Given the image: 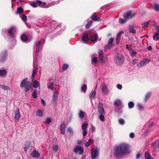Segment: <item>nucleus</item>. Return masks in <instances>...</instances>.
Masks as SVG:
<instances>
[{
  "label": "nucleus",
  "instance_id": "1",
  "mask_svg": "<svg viewBox=\"0 0 159 159\" xmlns=\"http://www.w3.org/2000/svg\"><path fill=\"white\" fill-rule=\"evenodd\" d=\"M130 152L128 145L122 143L116 148L114 155L116 157L118 158L124 154L129 153Z\"/></svg>",
  "mask_w": 159,
  "mask_h": 159
},
{
  "label": "nucleus",
  "instance_id": "2",
  "mask_svg": "<svg viewBox=\"0 0 159 159\" xmlns=\"http://www.w3.org/2000/svg\"><path fill=\"white\" fill-rule=\"evenodd\" d=\"M115 61L118 65H122L124 61V58L122 55L118 54L115 57Z\"/></svg>",
  "mask_w": 159,
  "mask_h": 159
},
{
  "label": "nucleus",
  "instance_id": "3",
  "mask_svg": "<svg viewBox=\"0 0 159 159\" xmlns=\"http://www.w3.org/2000/svg\"><path fill=\"white\" fill-rule=\"evenodd\" d=\"M149 61V60L148 59H143L137 64V66L139 68L143 67L148 64Z\"/></svg>",
  "mask_w": 159,
  "mask_h": 159
},
{
  "label": "nucleus",
  "instance_id": "4",
  "mask_svg": "<svg viewBox=\"0 0 159 159\" xmlns=\"http://www.w3.org/2000/svg\"><path fill=\"white\" fill-rule=\"evenodd\" d=\"M98 152V150L97 148H93L92 149L91 155L92 159H95L97 157Z\"/></svg>",
  "mask_w": 159,
  "mask_h": 159
},
{
  "label": "nucleus",
  "instance_id": "5",
  "mask_svg": "<svg viewBox=\"0 0 159 159\" xmlns=\"http://www.w3.org/2000/svg\"><path fill=\"white\" fill-rule=\"evenodd\" d=\"M58 91L56 90L54 92L52 98L53 104L56 105L57 101L58 98Z\"/></svg>",
  "mask_w": 159,
  "mask_h": 159
},
{
  "label": "nucleus",
  "instance_id": "6",
  "mask_svg": "<svg viewBox=\"0 0 159 159\" xmlns=\"http://www.w3.org/2000/svg\"><path fill=\"white\" fill-rule=\"evenodd\" d=\"M7 56V52L5 51L2 52L0 55V62H3L5 61L6 59Z\"/></svg>",
  "mask_w": 159,
  "mask_h": 159
},
{
  "label": "nucleus",
  "instance_id": "7",
  "mask_svg": "<svg viewBox=\"0 0 159 159\" xmlns=\"http://www.w3.org/2000/svg\"><path fill=\"white\" fill-rule=\"evenodd\" d=\"M74 151L75 153H77L79 152V154H82L84 153V149L82 147L77 146L74 148Z\"/></svg>",
  "mask_w": 159,
  "mask_h": 159
},
{
  "label": "nucleus",
  "instance_id": "8",
  "mask_svg": "<svg viewBox=\"0 0 159 159\" xmlns=\"http://www.w3.org/2000/svg\"><path fill=\"white\" fill-rule=\"evenodd\" d=\"M102 91L104 94H107L108 93V90L107 86L104 83L102 84L101 85Z\"/></svg>",
  "mask_w": 159,
  "mask_h": 159
},
{
  "label": "nucleus",
  "instance_id": "9",
  "mask_svg": "<svg viewBox=\"0 0 159 159\" xmlns=\"http://www.w3.org/2000/svg\"><path fill=\"white\" fill-rule=\"evenodd\" d=\"M131 14L132 12L131 11H129L128 12H125L124 15V17L127 19L131 18L135 16V14H134L132 15H131Z\"/></svg>",
  "mask_w": 159,
  "mask_h": 159
},
{
  "label": "nucleus",
  "instance_id": "10",
  "mask_svg": "<svg viewBox=\"0 0 159 159\" xmlns=\"http://www.w3.org/2000/svg\"><path fill=\"white\" fill-rule=\"evenodd\" d=\"M153 149L154 151L158 152L159 151V142L158 143L156 142L152 143Z\"/></svg>",
  "mask_w": 159,
  "mask_h": 159
},
{
  "label": "nucleus",
  "instance_id": "11",
  "mask_svg": "<svg viewBox=\"0 0 159 159\" xmlns=\"http://www.w3.org/2000/svg\"><path fill=\"white\" fill-rule=\"evenodd\" d=\"M16 31V28L14 27H12L9 29L8 32L10 35L12 37L14 38V33Z\"/></svg>",
  "mask_w": 159,
  "mask_h": 159
},
{
  "label": "nucleus",
  "instance_id": "12",
  "mask_svg": "<svg viewBox=\"0 0 159 159\" xmlns=\"http://www.w3.org/2000/svg\"><path fill=\"white\" fill-rule=\"evenodd\" d=\"M31 156L34 158H37L40 156V154L37 151L34 150L31 153Z\"/></svg>",
  "mask_w": 159,
  "mask_h": 159
},
{
  "label": "nucleus",
  "instance_id": "13",
  "mask_svg": "<svg viewBox=\"0 0 159 159\" xmlns=\"http://www.w3.org/2000/svg\"><path fill=\"white\" fill-rule=\"evenodd\" d=\"M41 41L39 40L36 42L35 45L36 47V51L38 52L40 51L41 49V48L40 47L41 44Z\"/></svg>",
  "mask_w": 159,
  "mask_h": 159
},
{
  "label": "nucleus",
  "instance_id": "14",
  "mask_svg": "<svg viewBox=\"0 0 159 159\" xmlns=\"http://www.w3.org/2000/svg\"><path fill=\"white\" fill-rule=\"evenodd\" d=\"M37 72V67L36 66L35 67H34L33 70V73L31 78L32 81H33L34 80L35 76Z\"/></svg>",
  "mask_w": 159,
  "mask_h": 159
},
{
  "label": "nucleus",
  "instance_id": "15",
  "mask_svg": "<svg viewBox=\"0 0 159 159\" xmlns=\"http://www.w3.org/2000/svg\"><path fill=\"white\" fill-rule=\"evenodd\" d=\"M114 40V39L113 38H111L109 40L108 44L106 46V48L110 49L112 46V43Z\"/></svg>",
  "mask_w": 159,
  "mask_h": 159
},
{
  "label": "nucleus",
  "instance_id": "16",
  "mask_svg": "<svg viewBox=\"0 0 159 159\" xmlns=\"http://www.w3.org/2000/svg\"><path fill=\"white\" fill-rule=\"evenodd\" d=\"M98 37V35L97 34H95L91 35L90 38L92 41L95 42L97 40Z\"/></svg>",
  "mask_w": 159,
  "mask_h": 159
},
{
  "label": "nucleus",
  "instance_id": "17",
  "mask_svg": "<svg viewBox=\"0 0 159 159\" xmlns=\"http://www.w3.org/2000/svg\"><path fill=\"white\" fill-rule=\"evenodd\" d=\"M27 79L25 78L21 81L20 85V88H22L25 86L27 82Z\"/></svg>",
  "mask_w": 159,
  "mask_h": 159
},
{
  "label": "nucleus",
  "instance_id": "18",
  "mask_svg": "<svg viewBox=\"0 0 159 159\" xmlns=\"http://www.w3.org/2000/svg\"><path fill=\"white\" fill-rule=\"evenodd\" d=\"M65 125L64 123H61L60 125V130L61 133L62 134H64L65 133Z\"/></svg>",
  "mask_w": 159,
  "mask_h": 159
},
{
  "label": "nucleus",
  "instance_id": "19",
  "mask_svg": "<svg viewBox=\"0 0 159 159\" xmlns=\"http://www.w3.org/2000/svg\"><path fill=\"white\" fill-rule=\"evenodd\" d=\"M124 32L123 31H121L120 32H119L117 34L116 38V44H118L120 40V36Z\"/></svg>",
  "mask_w": 159,
  "mask_h": 159
},
{
  "label": "nucleus",
  "instance_id": "20",
  "mask_svg": "<svg viewBox=\"0 0 159 159\" xmlns=\"http://www.w3.org/2000/svg\"><path fill=\"white\" fill-rule=\"evenodd\" d=\"M98 112L100 115L105 114V111L102 107L99 106L98 107Z\"/></svg>",
  "mask_w": 159,
  "mask_h": 159
},
{
  "label": "nucleus",
  "instance_id": "21",
  "mask_svg": "<svg viewBox=\"0 0 159 159\" xmlns=\"http://www.w3.org/2000/svg\"><path fill=\"white\" fill-rule=\"evenodd\" d=\"M20 117V114L19 109H18L17 112H16L15 115V119L16 120H18Z\"/></svg>",
  "mask_w": 159,
  "mask_h": 159
},
{
  "label": "nucleus",
  "instance_id": "22",
  "mask_svg": "<svg viewBox=\"0 0 159 159\" xmlns=\"http://www.w3.org/2000/svg\"><path fill=\"white\" fill-rule=\"evenodd\" d=\"M24 151L26 152L30 146V143L29 142H27L25 143Z\"/></svg>",
  "mask_w": 159,
  "mask_h": 159
},
{
  "label": "nucleus",
  "instance_id": "23",
  "mask_svg": "<svg viewBox=\"0 0 159 159\" xmlns=\"http://www.w3.org/2000/svg\"><path fill=\"white\" fill-rule=\"evenodd\" d=\"M31 84L29 82H27L25 87V92L28 91L30 89Z\"/></svg>",
  "mask_w": 159,
  "mask_h": 159
},
{
  "label": "nucleus",
  "instance_id": "24",
  "mask_svg": "<svg viewBox=\"0 0 159 159\" xmlns=\"http://www.w3.org/2000/svg\"><path fill=\"white\" fill-rule=\"evenodd\" d=\"M36 114L37 116L40 117H42L43 115V112L41 110H38L36 112Z\"/></svg>",
  "mask_w": 159,
  "mask_h": 159
},
{
  "label": "nucleus",
  "instance_id": "25",
  "mask_svg": "<svg viewBox=\"0 0 159 159\" xmlns=\"http://www.w3.org/2000/svg\"><path fill=\"white\" fill-rule=\"evenodd\" d=\"M40 85V84L37 81L34 80L33 83V86L34 88H38Z\"/></svg>",
  "mask_w": 159,
  "mask_h": 159
},
{
  "label": "nucleus",
  "instance_id": "26",
  "mask_svg": "<svg viewBox=\"0 0 159 159\" xmlns=\"http://www.w3.org/2000/svg\"><path fill=\"white\" fill-rule=\"evenodd\" d=\"M82 40L84 41L87 42L89 40L88 35L87 34H85L82 38Z\"/></svg>",
  "mask_w": 159,
  "mask_h": 159
},
{
  "label": "nucleus",
  "instance_id": "27",
  "mask_svg": "<svg viewBox=\"0 0 159 159\" xmlns=\"http://www.w3.org/2000/svg\"><path fill=\"white\" fill-rule=\"evenodd\" d=\"M96 94V92L95 91H94L93 92L92 91L90 95V98L91 99L94 98Z\"/></svg>",
  "mask_w": 159,
  "mask_h": 159
},
{
  "label": "nucleus",
  "instance_id": "28",
  "mask_svg": "<svg viewBox=\"0 0 159 159\" xmlns=\"http://www.w3.org/2000/svg\"><path fill=\"white\" fill-rule=\"evenodd\" d=\"M91 18L94 21H98L100 20L99 18H97V17L96 16H94L93 15L91 16Z\"/></svg>",
  "mask_w": 159,
  "mask_h": 159
},
{
  "label": "nucleus",
  "instance_id": "29",
  "mask_svg": "<svg viewBox=\"0 0 159 159\" xmlns=\"http://www.w3.org/2000/svg\"><path fill=\"white\" fill-rule=\"evenodd\" d=\"M129 31L130 33L134 34L136 33L135 30L131 26H130L129 28Z\"/></svg>",
  "mask_w": 159,
  "mask_h": 159
},
{
  "label": "nucleus",
  "instance_id": "30",
  "mask_svg": "<svg viewBox=\"0 0 159 159\" xmlns=\"http://www.w3.org/2000/svg\"><path fill=\"white\" fill-rule=\"evenodd\" d=\"M7 73L6 70L2 69L0 70V76L5 75Z\"/></svg>",
  "mask_w": 159,
  "mask_h": 159
},
{
  "label": "nucleus",
  "instance_id": "31",
  "mask_svg": "<svg viewBox=\"0 0 159 159\" xmlns=\"http://www.w3.org/2000/svg\"><path fill=\"white\" fill-rule=\"evenodd\" d=\"M85 115V113L82 111H80L79 114V117L81 118L82 119L83 118Z\"/></svg>",
  "mask_w": 159,
  "mask_h": 159
},
{
  "label": "nucleus",
  "instance_id": "32",
  "mask_svg": "<svg viewBox=\"0 0 159 159\" xmlns=\"http://www.w3.org/2000/svg\"><path fill=\"white\" fill-rule=\"evenodd\" d=\"M121 102L120 100L118 99L116 100L114 102V104L117 106H119L121 105Z\"/></svg>",
  "mask_w": 159,
  "mask_h": 159
},
{
  "label": "nucleus",
  "instance_id": "33",
  "mask_svg": "<svg viewBox=\"0 0 159 159\" xmlns=\"http://www.w3.org/2000/svg\"><path fill=\"white\" fill-rule=\"evenodd\" d=\"M100 60L101 62L105 63L107 61V57H104L103 56L101 57L100 58Z\"/></svg>",
  "mask_w": 159,
  "mask_h": 159
},
{
  "label": "nucleus",
  "instance_id": "34",
  "mask_svg": "<svg viewBox=\"0 0 159 159\" xmlns=\"http://www.w3.org/2000/svg\"><path fill=\"white\" fill-rule=\"evenodd\" d=\"M93 141V140L89 139L88 140V142H86L85 143V145L86 147H89L91 144L92 142Z\"/></svg>",
  "mask_w": 159,
  "mask_h": 159
},
{
  "label": "nucleus",
  "instance_id": "35",
  "mask_svg": "<svg viewBox=\"0 0 159 159\" xmlns=\"http://www.w3.org/2000/svg\"><path fill=\"white\" fill-rule=\"evenodd\" d=\"M21 39L23 41H26L28 40L27 38L25 35L22 34L21 36Z\"/></svg>",
  "mask_w": 159,
  "mask_h": 159
},
{
  "label": "nucleus",
  "instance_id": "36",
  "mask_svg": "<svg viewBox=\"0 0 159 159\" xmlns=\"http://www.w3.org/2000/svg\"><path fill=\"white\" fill-rule=\"evenodd\" d=\"M23 12V10L21 7H19L17 9L16 14H22Z\"/></svg>",
  "mask_w": 159,
  "mask_h": 159
},
{
  "label": "nucleus",
  "instance_id": "37",
  "mask_svg": "<svg viewBox=\"0 0 159 159\" xmlns=\"http://www.w3.org/2000/svg\"><path fill=\"white\" fill-rule=\"evenodd\" d=\"M52 119L50 117L47 118L45 120V123L46 124H49L52 121Z\"/></svg>",
  "mask_w": 159,
  "mask_h": 159
},
{
  "label": "nucleus",
  "instance_id": "38",
  "mask_svg": "<svg viewBox=\"0 0 159 159\" xmlns=\"http://www.w3.org/2000/svg\"><path fill=\"white\" fill-rule=\"evenodd\" d=\"M150 21H148L145 22L142 24V27L143 28L147 27L149 25Z\"/></svg>",
  "mask_w": 159,
  "mask_h": 159
},
{
  "label": "nucleus",
  "instance_id": "39",
  "mask_svg": "<svg viewBox=\"0 0 159 159\" xmlns=\"http://www.w3.org/2000/svg\"><path fill=\"white\" fill-rule=\"evenodd\" d=\"M153 39L156 40H158L159 39V34L157 33V31L153 37Z\"/></svg>",
  "mask_w": 159,
  "mask_h": 159
},
{
  "label": "nucleus",
  "instance_id": "40",
  "mask_svg": "<svg viewBox=\"0 0 159 159\" xmlns=\"http://www.w3.org/2000/svg\"><path fill=\"white\" fill-rule=\"evenodd\" d=\"M154 9L157 11H159V5L157 4H155L154 5Z\"/></svg>",
  "mask_w": 159,
  "mask_h": 159
},
{
  "label": "nucleus",
  "instance_id": "41",
  "mask_svg": "<svg viewBox=\"0 0 159 159\" xmlns=\"http://www.w3.org/2000/svg\"><path fill=\"white\" fill-rule=\"evenodd\" d=\"M88 127V124L87 123L82 125V130H86Z\"/></svg>",
  "mask_w": 159,
  "mask_h": 159
},
{
  "label": "nucleus",
  "instance_id": "42",
  "mask_svg": "<svg viewBox=\"0 0 159 159\" xmlns=\"http://www.w3.org/2000/svg\"><path fill=\"white\" fill-rule=\"evenodd\" d=\"M86 89L87 86L85 84L83 85L81 88V91L84 93H85Z\"/></svg>",
  "mask_w": 159,
  "mask_h": 159
},
{
  "label": "nucleus",
  "instance_id": "43",
  "mask_svg": "<svg viewBox=\"0 0 159 159\" xmlns=\"http://www.w3.org/2000/svg\"><path fill=\"white\" fill-rule=\"evenodd\" d=\"M98 62L97 58L96 57H93L92 61V64H96Z\"/></svg>",
  "mask_w": 159,
  "mask_h": 159
},
{
  "label": "nucleus",
  "instance_id": "44",
  "mask_svg": "<svg viewBox=\"0 0 159 159\" xmlns=\"http://www.w3.org/2000/svg\"><path fill=\"white\" fill-rule=\"evenodd\" d=\"M37 2L39 4L40 6L43 7H46L44 6L45 5V3L44 2H42L40 1H37Z\"/></svg>",
  "mask_w": 159,
  "mask_h": 159
},
{
  "label": "nucleus",
  "instance_id": "45",
  "mask_svg": "<svg viewBox=\"0 0 159 159\" xmlns=\"http://www.w3.org/2000/svg\"><path fill=\"white\" fill-rule=\"evenodd\" d=\"M92 23V21H89L88 23L85 26V27L86 29L89 28L91 25Z\"/></svg>",
  "mask_w": 159,
  "mask_h": 159
},
{
  "label": "nucleus",
  "instance_id": "46",
  "mask_svg": "<svg viewBox=\"0 0 159 159\" xmlns=\"http://www.w3.org/2000/svg\"><path fill=\"white\" fill-rule=\"evenodd\" d=\"M119 123L121 125H124L125 123V120L122 119H120L118 120Z\"/></svg>",
  "mask_w": 159,
  "mask_h": 159
},
{
  "label": "nucleus",
  "instance_id": "47",
  "mask_svg": "<svg viewBox=\"0 0 159 159\" xmlns=\"http://www.w3.org/2000/svg\"><path fill=\"white\" fill-rule=\"evenodd\" d=\"M134 104L133 102H130L128 103V107L129 108H132L134 107Z\"/></svg>",
  "mask_w": 159,
  "mask_h": 159
},
{
  "label": "nucleus",
  "instance_id": "48",
  "mask_svg": "<svg viewBox=\"0 0 159 159\" xmlns=\"http://www.w3.org/2000/svg\"><path fill=\"white\" fill-rule=\"evenodd\" d=\"M32 96L34 98H37V91L36 90H35L34 91V92L32 93Z\"/></svg>",
  "mask_w": 159,
  "mask_h": 159
},
{
  "label": "nucleus",
  "instance_id": "49",
  "mask_svg": "<svg viewBox=\"0 0 159 159\" xmlns=\"http://www.w3.org/2000/svg\"><path fill=\"white\" fill-rule=\"evenodd\" d=\"M145 157L146 159H150V156L149 154L147 152H146L145 154Z\"/></svg>",
  "mask_w": 159,
  "mask_h": 159
},
{
  "label": "nucleus",
  "instance_id": "50",
  "mask_svg": "<svg viewBox=\"0 0 159 159\" xmlns=\"http://www.w3.org/2000/svg\"><path fill=\"white\" fill-rule=\"evenodd\" d=\"M1 87L4 90H9L10 89L8 86H6L2 85L1 86Z\"/></svg>",
  "mask_w": 159,
  "mask_h": 159
},
{
  "label": "nucleus",
  "instance_id": "51",
  "mask_svg": "<svg viewBox=\"0 0 159 159\" xmlns=\"http://www.w3.org/2000/svg\"><path fill=\"white\" fill-rule=\"evenodd\" d=\"M151 92L148 93L146 95L145 97V100H148L151 96Z\"/></svg>",
  "mask_w": 159,
  "mask_h": 159
},
{
  "label": "nucleus",
  "instance_id": "52",
  "mask_svg": "<svg viewBox=\"0 0 159 159\" xmlns=\"http://www.w3.org/2000/svg\"><path fill=\"white\" fill-rule=\"evenodd\" d=\"M119 22L121 24H123L127 20V19H123L122 18H120L119 19Z\"/></svg>",
  "mask_w": 159,
  "mask_h": 159
},
{
  "label": "nucleus",
  "instance_id": "53",
  "mask_svg": "<svg viewBox=\"0 0 159 159\" xmlns=\"http://www.w3.org/2000/svg\"><path fill=\"white\" fill-rule=\"evenodd\" d=\"M68 65L66 64H64L62 67V69L64 70H66L68 68Z\"/></svg>",
  "mask_w": 159,
  "mask_h": 159
},
{
  "label": "nucleus",
  "instance_id": "54",
  "mask_svg": "<svg viewBox=\"0 0 159 159\" xmlns=\"http://www.w3.org/2000/svg\"><path fill=\"white\" fill-rule=\"evenodd\" d=\"M99 119L101 121H104V114L100 115L99 116Z\"/></svg>",
  "mask_w": 159,
  "mask_h": 159
},
{
  "label": "nucleus",
  "instance_id": "55",
  "mask_svg": "<svg viewBox=\"0 0 159 159\" xmlns=\"http://www.w3.org/2000/svg\"><path fill=\"white\" fill-rule=\"evenodd\" d=\"M53 148L54 152H56L58 149V146L57 145H53Z\"/></svg>",
  "mask_w": 159,
  "mask_h": 159
},
{
  "label": "nucleus",
  "instance_id": "56",
  "mask_svg": "<svg viewBox=\"0 0 159 159\" xmlns=\"http://www.w3.org/2000/svg\"><path fill=\"white\" fill-rule=\"evenodd\" d=\"M21 18L22 20L24 21H26L27 20V16L25 14H23V15L21 16Z\"/></svg>",
  "mask_w": 159,
  "mask_h": 159
},
{
  "label": "nucleus",
  "instance_id": "57",
  "mask_svg": "<svg viewBox=\"0 0 159 159\" xmlns=\"http://www.w3.org/2000/svg\"><path fill=\"white\" fill-rule=\"evenodd\" d=\"M54 83H51L50 85L48 86V88L51 89H52L54 86Z\"/></svg>",
  "mask_w": 159,
  "mask_h": 159
},
{
  "label": "nucleus",
  "instance_id": "58",
  "mask_svg": "<svg viewBox=\"0 0 159 159\" xmlns=\"http://www.w3.org/2000/svg\"><path fill=\"white\" fill-rule=\"evenodd\" d=\"M30 5L34 7H37V4L35 2H32L30 3Z\"/></svg>",
  "mask_w": 159,
  "mask_h": 159
},
{
  "label": "nucleus",
  "instance_id": "59",
  "mask_svg": "<svg viewBox=\"0 0 159 159\" xmlns=\"http://www.w3.org/2000/svg\"><path fill=\"white\" fill-rule=\"evenodd\" d=\"M136 54V52L135 51H132L131 52V56L132 57H134Z\"/></svg>",
  "mask_w": 159,
  "mask_h": 159
},
{
  "label": "nucleus",
  "instance_id": "60",
  "mask_svg": "<svg viewBox=\"0 0 159 159\" xmlns=\"http://www.w3.org/2000/svg\"><path fill=\"white\" fill-rule=\"evenodd\" d=\"M99 57L100 58L101 57H102L103 56H102L103 51H102V50H99Z\"/></svg>",
  "mask_w": 159,
  "mask_h": 159
},
{
  "label": "nucleus",
  "instance_id": "61",
  "mask_svg": "<svg viewBox=\"0 0 159 159\" xmlns=\"http://www.w3.org/2000/svg\"><path fill=\"white\" fill-rule=\"evenodd\" d=\"M116 87L118 89L120 90L122 88V86L121 84H118L117 85Z\"/></svg>",
  "mask_w": 159,
  "mask_h": 159
},
{
  "label": "nucleus",
  "instance_id": "62",
  "mask_svg": "<svg viewBox=\"0 0 159 159\" xmlns=\"http://www.w3.org/2000/svg\"><path fill=\"white\" fill-rule=\"evenodd\" d=\"M83 136L85 137L86 136L87 134V130H83Z\"/></svg>",
  "mask_w": 159,
  "mask_h": 159
},
{
  "label": "nucleus",
  "instance_id": "63",
  "mask_svg": "<svg viewBox=\"0 0 159 159\" xmlns=\"http://www.w3.org/2000/svg\"><path fill=\"white\" fill-rule=\"evenodd\" d=\"M126 48L129 50H130L131 49V46L130 45H126Z\"/></svg>",
  "mask_w": 159,
  "mask_h": 159
},
{
  "label": "nucleus",
  "instance_id": "64",
  "mask_svg": "<svg viewBox=\"0 0 159 159\" xmlns=\"http://www.w3.org/2000/svg\"><path fill=\"white\" fill-rule=\"evenodd\" d=\"M67 131L70 133H73L72 130L70 128H68L67 129Z\"/></svg>",
  "mask_w": 159,
  "mask_h": 159
}]
</instances>
